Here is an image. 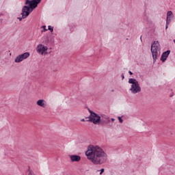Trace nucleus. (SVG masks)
<instances>
[{
    "instance_id": "obj_1",
    "label": "nucleus",
    "mask_w": 175,
    "mask_h": 175,
    "mask_svg": "<svg viewBox=\"0 0 175 175\" xmlns=\"http://www.w3.org/2000/svg\"><path fill=\"white\" fill-rule=\"evenodd\" d=\"M85 155L93 165H103L107 161V154L98 146H90Z\"/></svg>"
},
{
    "instance_id": "obj_2",
    "label": "nucleus",
    "mask_w": 175,
    "mask_h": 175,
    "mask_svg": "<svg viewBox=\"0 0 175 175\" xmlns=\"http://www.w3.org/2000/svg\"><path fill=\"white\" fill-rule=\"evenodd\" d=\"M40 2H42V0H26L25 3V5H24L22 8V17L18 18L19 21H22L23 18H27V17L33 12V10L38 8V5H39Z\"/></svg>"
},
{
    "instance_id": "obj_3",
    "label": "nucleus",
    "mask_w": 175,
    "mask_h": 175,
    "mask_svg": "<svg viewBox=\"0 0 175 175\" xmlns=\"http://www.w3.org/2000/svg\"><path fill=\"white\" fill-rule=\"evenodd\" d=\"M150 51L152 53V58L154 62L158 59V51H161V45L159 42L154 41L153 44L151 45Z\"/></svg>"
},
{
    "instance_id": "obj_4",
    "label": "nucleus",
    "mask_w": 175,
    "mask_h": 175,
    "mask_svg": "<svg viewBox=\"0 0 175 175\" xmlns=\"http://www.w3.org/2000/svg\"><path fill=\"white\" fill-rule=\"evenodd\" d=\"M129 84L131 85V88L130 91H131L132 94H137L142 91V88H140V85L139 84V81L135 79L131 78L129 79Z\"/></svg>"
},
{
    "instance_id": "obj_5",
    "label": "nucleus",
    "mask_w": 175,
    "mask_h": 175,
    "mask_svg": "<svg viewBox=\"0 0 175 175\" xmlns=\"http://www.w3.org/2000/svg\"><path fill=\"white\" fill-rule=\"evenodd\" d=\"M89 112L90 113V115L88 117L89 120H88L87 121H88L89 122H92L96 125L100 124V116L90 109Z\"/></svg>"
},
{
    "instance_id": "obj_6",
    "label": "nucleus",
    "mask_w": 175,
    "mask_h": 175,
    "mask_svg": "<svg viewBox=\"0 0 175 175\" xmlns=\"http://www.w3.org/2000/svg\"><path fill=\"white\" fill-rule=\"evenodd\" d=\"M174 17V14H173V12L172 11H168L167 12L165 29H167V28H169V24L172 23V18H173Z\"/></svg>"
},
{
    "instance_id": "obj_7",
    "label": "nucleus",
    "mask_w": 175,
    "mask_h": 175,
    "mask_svg": "<svg viewBox=\"0 0 175 175\" xmlns=\"http://www.w3.org/2000/svg\"><path fill=\"white\" fill-rule=\"evenodd\" d=\"M29 57V53L26 52L23 54L18 55L15 59V62H21L22 61H24V59H27Z\"/></svg>"
},
{
    "instance_id": "obj_8",
    "label": "nucleus",
    "mask_w": 175,
    "mask_h": 175,
    "mask_svg": "<svg viewBox=\"0 0 175 175\" xmlns=\"http://www.w3.org/2000/svg\"><path fill=\"white\" fill-rule=\"evenodd\" d=\"M47 50H49V48L42 44H40L37 46V52L38 54H41V55H43V54H44Z\"/></svg>"
},
{
    "instance_id": "obj_9",
    "label": "nucleus",
    "mask_w": 175,
    "mask_h": 175,
    "mask_svg": "<svg viewBox=\"0 0 175 175\" xmlns=\"http://www.w3.org/2000/svg\"><path fill=\"white\" fill-rule=\"evenodd\" d=\"M109 122H110V118L107 116L106 115L102 116V118H100V125H102L103 126H105L107 125V124H109Z\"/></svg>"
},
{
    "instance_id": "obj_10",
    "label": "nucleus",
    "mask_w": 175,
    "mask_h": 175,
    "mask_svg": "<svg viewBox=\"0 0 175 175\" xmlns=\"http://www.w3.org/2000/svg\"><path fill=\"white\" fill-rule=\"evenodd\" d=\"M36 103L38 106H40V107H42L43 109H46V107H47V102H46L44 99H40Z\"/></svg>"
},
{
    "instance_id": "obj_11",
    "label": "nucleus",
    "mask_w": 175,
    "mask_h": 175,
    "mask_svg": "<svg viewBox=\"0 0 175 175\" xmlns=\"http://www.w3.org/2000/svg\"><path fill=\"white\" fill-rule=\"evenodd\" d=\"M71 162H80L81 157L77 154H72L70 156Z\"/></svg>"
},
{
    "instance_id": "obj_12",
    "label": "nucleus",
    "mask_w": 175,
    "mask_h": 175,
    "mask_svg": "<svg viewBox=\"0 0 175 175\" xmlns=\"http://www.w3.org/2000/svg\"><path fill=\"white\" fill-rule=\"evenodd\" d=\"M169 54H170V51H167L163 53V54L161 55V61H162V62H165V61L167 59V57H169Z\"/></svg>"
},
{
    "instance_id": "obj_13",
    "label": "nucleus",
    "mask_w": 175,
    "mask_h": 175,
    "mask_svg": "<svg viewBox=\"0 0 175 175\" xmlns=\"http://www.w3.org/2000/svg\"><path fill=\"white\" fill-rule=\"evenodd\" d=\"M43 29L41 31V32L43 33V32H46V31H48L47 28H46V25H43L41 27Z\"/></svg>"
},
{
    "instance_id": "obj_14",
    "label": "nucleus",
    "mask_w": 175,
    "mask_h": 175,
    "mask_svg": "<svg viewBox=\"0 0 175 175\" xmlns=\"http://www.w3.org/2000/svg\"><path fill=\"white\" fill-rule=\"evenodd\" d=\"M48 29L51 31V32H53L54 31V27H51V25L48 26Z\"/></svg>"
},
{
    "instance_id": "obj_15",
    "label": "nucleus",
    "mask_w": 175,
    "mask_h": 175,
    "mask_svg": "<svg viewBox=\"0 0 175 175\" xmlns=\"http://www.w3.org/2000/svg\"><path fill=\"white\" fill-rule=\"evenodd\" d=\"M118 120H119V122H120L121 124H122V122H123V120H122V118H121V117H118Z\"/></svg>"
},
{
    "instance_id": "obj_16",
    "label": "nucleus",
    "mask_w": 175,
    "mask_h": 175,
    "mask_svg": "<svg viewBox=\"0 0 175 175\" xmlns=\"http://www.w3.org/2000/svg\"><path fill=\"white\" fill-rule=\"evenodd\" d=\"M103 172H105V169H104V168H102V169L100 170V175L103 174Z\"/></svg>"
},
{
    "instance_id": "obj_17",
    "label": "nucleus",
    "mask_w": 175,
    "mask_h": 175,
    "mask_svg": "<svg viewBox=\"0 0 175 175\" xmlns=\"http://www.w3.org/2000/svg\"><path fill=\"white\" fill-rule=\"evenodd\" d=\"M121 76H122V80H124V79H125V77L124 76V74H122Z\"/></svg>"
},
{
    "instance_id": "obj_18",
    "label": "nucleus",
    "mask_w": 175,
    "mask_h": 175,
    "mask_svg": "<svg viewBox=\"0 0 175 175\" xmlns=\"http://www.w3.org/2000/svg\"><path fill=\"white\" fill-rule=\"evenodd\" d=\"M111 121H112V122H114V121H116V119H114V118H111Z\"/></svg>"
},
{
    "instance_id": "obj_19",
    "label": "nucleus",
    "mask_w": 175,
    "mask_h": 175,
    "mask_svg": "<svg viewBox=\"0 0 175 175\" xmlns=\"http://www.w3.org/2000/svg\"><path fill=\"white\" fill-rule=\"evenodd\" d=\"M129 75H133V72H132L131 71H129Z\"/></svg>"
},
{
    "instance_id": "obj_20",
    "label": "nucleus",
    "mask_w": 175,
    "mask_h": 175,
    "mask_svg": "<svg viewBox=\"0 0 175 175\" xmlns=\"http://www.w3.org/2000/svg\"><path fill=\"white\" fill-rule=\"evenodd\" d=\"M81 121H82V122H85V119H82V120H81Z\"/></svg>"
},
{
    "instance_id": "obj_21",
    "label": "nucleus",
    "mask_w": 175,
    "mask_h": 175,
    "mask_svg": "<svg viewBox=\"0 0 175 175\" xmlns=\"http://www.w3.org/2000/svg\"><path fill=\"white\" fill-rule=\"evenodd\" d=\"M109 126H110V127L113 126V124H111Z\"/></svg>"
},
{
    "instance_id": "obj_22",
    "label": "nucleus",
    "mask_w": 175,
    "mask_h": 175,
    "mask_svg": "<svg viewBox=\"0 0 175 175\" xmlns=\"http://www.w3.org/2000/svg\"><path fill=\"white\" fill-rule=\"evenodd\" d=\"M111 92H114V90H111Z\"/></svg>"
},
{
    "instance_id": "obj_23",
    "label": "nucleus",
    "mask_w": 175,
    "mask_h": 175,
    "mask_svg": "<svg viewBox=\"0 0 175 175\" xmlns=\"http://www.w3.org/2000/svg\"><path fill=\"white\" fill-rule=\"evenodd\" d=\"M141 39H142V36H141Z\"/></svg>"
}]
</instances>
